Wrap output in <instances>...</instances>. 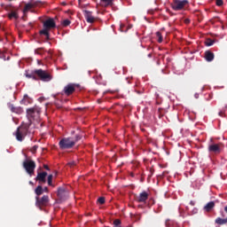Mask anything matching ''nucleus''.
I'll return each instance as SVG.
<instances>
[{
	"mask_svg": "<svg viewBox=\"0 0 227 227\" xmlns=\"http://www.w3.org/2000/svg\"><path fill=\"white\" fill-rule=\"evenodd\" d=\"M23 102L24 104H26V102H29V96H27V94H26L23 98Z\"/></svg>",
	"mask_w": 227,
	"mask_h": 227,
	"instance_id": "33",
	"label": "nucleus"
},
{
	"mask_svg": "<svg viewBox=\"0 0 227 227\" xmlns=\"http://www.w3.org/2000/svg\"><path fill=\"white\" fill-rule=\"evenodd\" d=\"M43 192H49V188L47 187L43 188Z\"/></svg>",
	"mask_w": 227,
	"mask_h": 227,
	"instance_id": "38",
	"label": "nucleus"
},
{
	"mask_svg": "<svg viewBox=\"0 0 227 227\" xmlns=\"http://www.w3.org/2000/svg\"><path fill=\"white\" fill-rule=\"evenodd\" d=\"M45 178H47V172H41L37 174L35 180H37L38 182H42L43 184H45Z\"/></svg>",
	"mask_w": 227,
	"mask_h": 227,
	"instance_id": "16",
	"label": "nucleus"
},
{
	"mask_svg": "<svg viewBox=\"0 0 227 227\" xmlns=\"http://www.w3.org/2000/svg\"><path fill=\"white\" fill-rule=\"evenodd\" d=\"M191 205L194 206V203L192 201L190 202Z\"/></svg>",
	"mask_w": 227,
	"mask_h": 227,
	"instance_id": "47",
	"label": "nucleus"
},
{
	"mask_svg": "<svg viewBox=\"0 0 227 227\" xmlns=\"http://www.w3.org/2000/svg\"><path fill=\"white\" fill-rule=\"evenodd\" d=\"M133 219H135V221H140L141 215H134Z\"/></svg>",
	"mask_w": 227,
	"mask_h": 227,
	"instance_id": "35",
	"label": "nucleus"
},
{
	"mask_svg": "<svg viewBox=\"0 0 227 227\" xmlns=\"http://www.w3.org/2000/svg\"><path fill=\"white\" fill-rule=\"evenodd\" d=\"M35 76H37L38 81H43V82H49L52 81V75L49 72L43 69L35 70Z\"/></svg>",
	"mask_w": 227,
	"mask_h": 227,
	"instance_id": "3",
	"label": "nucleus"
},
{
	"mask_svg": "<svg viewBox=\"0 0 227 227\" xmlns=\"http://www.w3.org/2000/svg\"><path fill=\"white\" fill-rule=\"evenodd\" d=\"M214 207H215V203L214 201H210L204 207V209L206 212H210Z\"/></svg>",
	"mask_w": 227,
	"mask_h": 227,
	"instance_id": "22",
	"label": "nucleus"
},
{
	"mask_svg": "<svg viewBox=\"0 0 227 227\" xmlns=\"http://www.w3.org/2000/svg\"><path fill=\"white\" fill-rule=\"evenodd\" d=\"M148 58H152V53H149V54H148Z\"/></svg>",
	"mask_w": 227,
	"mask_h": 227,
	"instance_id": "44",
	"label": "nucleus"
},
{
	"mask_svg": "<svg viewBox=\"0 0 227 227\" xmlns=\"http://www.w3.org/2000/svg\"><path fill=\"white\" fill-rule=\"evenodd\" d=\"M77 88H79L78 84L68 83L67 85H66L64 87L63 93L67 97H70V95H74V93L75 92V90H77Z\"/></svg>",
	"mask_w": 227,
	"mask_h": 227,
	"instance_id": "8",
	"label": "nucleus"
},
{
	"mask_svg": "<svg viewBox=\"0 0 227 227\" xmlns=\"http://www.w3.org/2000/svg\"><path fill=\"white\" fill-rule=\"evenodd\" d=\"M52 175L48 176V185L52 186Z\"/></svg>",
	"mask_w": 227,
	"mask_h": 227,
	"instance_id": "29",
	"label": "nucleus"
},
{
	"mask_svg": "<svg viewBox=\"0 0 227 227\" xmlns=\"http://www.w3.org/2000/svg\"><path fill=\"white\" fill-rule=\"evenodd\" d=\"M98 201L100 205H104V203H106V198L100 197L98 199Z\"/></svg>",
	"mask_w": 227,
	"mask_h": 227,
	"instance_id": "30",
	"label": "nucleus"
},
{
	"mask_svg": "<svg viewBox=\"0 0 227 227\" xmlns=\"http://www.w3.org/2000/svg\"><path fill=\"white\" fill-rule=\"evenodd\" d=\"M114 227H121V225H114Z\"/></svg>",
	"mask_w": 227,
	"mask_h": 227,
	"instance_id": "46",
	"label": "nucleus"
},
{
	"mask_svg": "<svg viewBox=\"0 0 227 227\" xmlns=\"http://www.w3.org/2000/svg\"><path fill=\"white\" fill-rule=\"evenodd\" d=\"M128 29H132V25H129Z\"/></svg>",
	"mask_w": 227,
	"mask_h": 227,
	"instance_id": "43",
	"label": "nucleus"
},
{
	"mask_svg": "<svg viewBox=\"0 0 227 227\" xmlns=\"http://www.w3.org/2000/svg\"><path fill=\"white\" fill-rule=\"evenodd\" d=\"M194 97H195V98H200V94L195 93Z\"/></svg>",
	"mask_w": 227,
	"mask_h": 227,
	"instance_id": "40",
	"label": "nucleus"
},
{
	"mask_svg": "<svg viewBox=\"0 0 227 227\" xmlns=\"http://www.w3.org/2000/svg\"><path fill=\"white\" fill-rule=\"evenodd\" d=\"M114 226H121V221L120 219L114 220Z\"/></svg>",
	"mask_w": 227,
	"mask_h": 227,
	"instance_id": "28",
	"label": "nucleus"
},
{
	"mask_svg": "<svg viewBox=\"0 0 227 227\" xmlns=\"http://www.w3.org/2000/svg\"><path fill=\"white\" fill-rule=\"evenodd\" d=\"M215 223H216V224H220V225L226 224L227 223V218L218 217V218L215 219Z\"/></svg>",
	"mask_w": 227,
	"mask_h": 227,
	"instance_id": "24",
	"label": "nucleus"
},
{
	"mask_svg": "<svg viewBox=\"0 0 227 227\" xmlns=\"http://www.w3.org/2000/svg\"><path fill=\"white\" fill-rule=\"evenodd\" d=\"M0 42H3V38L0 37Z\"/></svg>",
	"mask_w": 227,
	"mask_h": 227,
	"instance_id": "50",
	"label": "nucleus"
},
{
	"mask_svg": "<svg viewBox=\"0 0 227 227\" xmlns=\"http://www.w3.org/2000/svg\"><path fill=\"white\" fill-rule=\"evenodd\" d=\"M85 19L90 24H93V22H95V17L91 15V12L85 11Z\"/></svg>",
	"mask_w": 227,
	"mask_h": 227,
	"instance_id": "18",
	"label": "nucleus"
},
{
	"mask_svg": "<svg viewBox=\"0 0 227 227\" xmlns=\"http://www.w3.org/2000/svg\"><path fill=\"white\" fill-rule=\"evenodd\" d=\"M75 164H76L75 161H71V162L68 163V166L70 168H74L75 166Z\"/></svg>",
	"mask_w": 227,
	"mask_h": 227,
	"instance_id": "36",
	"label": "nucleus"
},
{
	"mask_svg": "<svg viewBox=\"0 0 227 227\" xmlns=\"http://www.w3.org/2000/svg\"><path fill=\"white\" fill-rule=\"evenodd\" d=\"M184 22H185V24H189V22H191V20H190L189 19H186V20H184Z\"/></svg>",
	"mask_w": 227,
	"mask_h": 227,
	"instance_id": "39",
	"label": "nucleus"
},
{
	"mask_svg": "<svg viewBox=\"0 0 227 227\" xmlns=\"http://www.w3.org/2000/svg\"><path fill=\"white\" fill-rule=\"evenodd\" d=\"M59 146L60 150H70L75 146V142H74V137H64L59 142Z\"/></svg>",
	"mask_w": 227,
	"mask_h": 227,
	"instance_id": "2",
	"label": "nucleus"
},
{
	"mask_svg": "<svg viewBox=\"0 0 227 227\" xmlns=\"http://www.w3.org/2000/svg\"><path fill=\"white\" fill-rule=\"evenodd\" d=\"M38 150V145H34L31 149L30 152L32 153H36V151Z\"/></svg>",
	"mask_w": 227,
	"mask_h": 227,
	"instance_id": "31",
	"label": "nucleus"
},
{
	"mask_svg": "<svg viewBox=\"0 0 227 227\" xmlns=\"http://www.w3.org/2000/svg\"><path fill=\"white\" fill-rule=\"evenodd\" d=\"M27 132H29L28 124H23L20 126L15 132L17 141H24V137L27 136Z\"/></svg>",
	"mask_w": 227,
	"mask_h": 227,
	"instance_id": "1",
	"label": "nucleus"
},
{
	"mask_svg": "<svg viewBox=\"0 0 227 227\" xmlns=\"http://www.w3.org/2000/svg\"><path fill=\"white\" fill-rule=\"evenodd\" d=\"M223 0H216V6H223Z\"/></svg>",
	"mask_w": 227,
	"mask_h": 227,
	"instance_id": "34",
	"label": "nucleus"
},
{
	"mask_svg": "<svg viewBox=\"0 0 227 227\" xmlns=\"http://www.w3.org/2000/svg\"><path fill=\"white\" fill-rule=\"evenodd\" d=\"M81 139H82V137L81 135H75L74 137H73V141L74 143V145L78 142L81 141Z\"/></svg>",
	"mask_w": 227,
	"mask_h": 227,
	"instance_id": "26",
	"label": "nucleus"
},
{
	"mask_svg": "<svg viewBox=\"0 0 227 227\" xmlns=\"http://www.w3.org/2000/svg\"><path fill=\"white\" fill-rule=\"evenodd\" d=\"M8 108L10 109V111H12V113H15L16 114H22L24 113V109H22V107L15 106L12 103L8 104Z\"/></svg>",
	"mask_w": 227,
	"mask_h": 227,
	"instance_id": "11",
	"label": "nucleus"
},
{
	"mask_svg": "<svg viewBox=\"0 0 227 227\" xmlns=\"http://www.w3.org/2000/svg\"><path fill=\"white\" fill-rule=\"evenodd\" d=\"M33 8H35V4L33 3H28L25 5L23 9V17H22L23 20H25L26 17H27V13L31 12Z\"/></svg>",
	"mask_w": 227,
	"mask_h": 227,
	"instance_id": "12",
	"label": "nucleus"
},
{
	"mask_svg": "<svg viewBox=\"0 0 227 227\" xmlns=\"http://www.w3.org/2000/svg\"><path fill=\"white\" fill-rule=\"evenodd\" d=\"M29 184H30V185H33V182L30 181Z\"/></svg>",
	"mask_w": 227,
	"mask_h": 227,
	"instance_id": "49",
	"label": "nucleus"
},
{
	"mask_svg": "<svg viewBox=\"0 0 227 227\" xmlns=\"http://www.w3.org/2000/svg\"><path fill=\"white\" fill-rule=\"evenodd\" d=\"M187 4H189V1L187 0H173V2L170 4V6L175 12H180L185 8Z\"/></svg>",
	"mask_w": 227,
	"mask_h": 227,
	"instance_id": "5",
	"label": "nucleus"
},
{
	"mask_svg": "<svg viewBox=\"0 0 227 227\" xmlns=\"http://www.w3.org/2000/svg\"><path fill=\"white\" fill-rule=\"evenodd\" d=\"M57 20L58 16H55L54 18H48L46 20L43 22L44 29H55V27H58V26H56Z\"/></svg>",
	"mask_w": 227,
	"mask_h": 227,
	"instance_id": "7",
	"label": "nucleus"
},
{
	"mask_svg": "<svg viewBox=\"0 0 227 227\" xmlns=\"http://www.w3.org/2000/svg\"><path fill=\"white\" fill-rule=\"evenodd\" d=\"M113 4H114V0H100V6H103V8L113 6Z\"/></svg>",
	"mask_w": 227,
	"mask_h": 227,
	"instance_id": "17",
	"label": "nucleus"
},
{
	"mask_svg": "<svg viewBox=\"0 0 227 227\" xmlns=\"http://www.w3.org/2000/svg\"><path fill=\"white\" fill-rule=\"evenodd\" d=\"M49 196L43 195L42 198L35 197V207L39 208L40 210H43L47 205H49Z\"/></svg>",
	"mask_w": 227,
	"mask_h": 227,
	"instance_id": "6",
	"label": "nucleus"
},
{
	"mask_svg": "<svg viewBox=\"0 0 227 227\" xmlns=\"http://www.w3.org/2000/svg\"><path fill=\"white\" fill-rule=\"evenodd\" d=\"M68 190H67L65 187H59L58 189V198H59V200L61 201H65L66 200H68Z\"/></svg>",
	"mask_w": 227,
	"mask_h": 227,
	"instance_id": "9",
	"label": "nucleus"
},
{
	"mask_svg": "<svg viewBox=\"0 0 227 227\" xmlns=\"http://www.w3.org/2000/svg\"><path fill=\"white\" fill-rule=\"evenodd\" d=\"M206 45H207V47H211V45H214V41H212V40H207V41L206 42Z\"/></svg>",
	"mask_w": 227,
	"mask_h": 227,
	"instance_id": "32",
	"label": "nucleus"
},
{
	"mask_svg": "<svg viewBox=\"0 0 227 227\" xmlns=\"http://www.w3.org/2000/svg\"><path fill=\"white\" fill-rule=\"evenodd\" d=\"M48 54H50V55L52 54V51H48Z\"/></svg>",
	"mask_w": 227,
	"mask_h": 227,
	"instance_id": "45",
	"label": "nucleus"
},
{
	"mask_svg": "<svg viewBox=\"0 0 227 227\" xmlns=\"http://www.w3.org/2000/svg\"><path fill=\"white\" fill-rule=\"evenodd\" d=\"M35 193L36 194L35 197L40 198V196L43 194V187H42V185H38L35 190Z\"/></svg>",
	"mask_w": 227,
	"mask_h": 227,
	"instance_id": "20",
	"label": "nucleus"
},
{
	"mask_svg": "<svg viewBox=\"0 0 227 227\" xmlns=\"http://www.w3.org/2000/svg\"><path fill=\"white\" fill-rule=\"evenodd\" d=\"M41 51H43V49L35 50V53H36V54H41Z\"/></svg>",
	"mask_w": 227,
	"mask_h": 227,
	"instance_id": "37",
	"label": "nucleus"
},
{
	"mask_svg": "<svg viewBox=\"0 0 227 227\" xmlns=\"http://www.w3.org/2000/svg\"><path fill=\"white\" fill-rule=\"evenodd\" d=\"M151 174L153 175V170L151 169Z\"/></svg>",
	"mask_w": 227,
	"mask_h": 227,
	"instance_id": "48",
	"label": "nucleus"
},
{
	"mask_svg": "<svg viewBox=\"0 0 227 227\" xmlns=\"http://www.w3.org/2000/svg\"><path fill=\"white\" fill-rule=\"evenodd\" d=\"M39 33L41 35L45 36L46 40H49V36L51 34L50 29H41Z\"/></svg>",
	"mask_w": 227,
	"mask_h": 227,
	"instance_id": "21",
	"label": "nucleus"
},
{
	"mask_svg": "<svg viewBox=\"0 0 227 227\" xmlns=\"http://www.w3.org/2000/svg\"><path fill=\"white\" fill-rule=\"evenodd\" d=\"M60 24L62 26V27H68V26H70V24H72V21H70V20L66 19V20H62L60 21Z\"/></svg>",
	"mask_w": 227,
	"mask_h": 227,
	"instance_id": "23",
	"label": "nucleus"
},
{
	"mask_svg": "<svg viewBox=\"0 0 227 227\" xmlns=\"http://www.w3.org/2000/svg\"><path fill=\"white\" fill-rule=\"evenodd\" d=\"M44 169H47L49 171V166L43 165Z\"/></svg>",
	"mask_w": 227,
	"mask_h": 227,
	"instance_id": "41",
	"label": "nucleus"
},
{
	"mask_svg": "<svg viewBox=\"0 0 227 227\" xmlns=\"http://www.w3.org/2000/svg\"><path fill=\"white\" fill-rule=\"evenodd\" d=\"M8 14L7 17L9 19V20H19V9H15V8H11L10 10H8Z\"/></svg>",
	"mask_w": 227,
	"mask_h": 227,
	"instance_id": "10",
	"label": "nucleus"
},
{
	"mask_svg": "<svg viewBox=\"0 0 227 227\" xmlns=\"http://www.w3.org/2000/svg\"><path fill=\"white\" fill-rule=\"evenodd\" d=\"M156 36H157V38H158V43H162V40H163V38H162V33L161 32H156Z\"/></svg>",
	"mask_w": 227,
	"mask_h": 227,
	"instance_id": "25",
	"label": "nucleus"
},
{
	"mask_svg": "<svg viewBox=\"0 0 227 227\" xmlns=\"http://www.w3.org/2000/svg\"><path fill=\"white\" fill-rule=\"evenodd\" d=\"M26 77H27V79H33V81H38V76L35 74V70L31 73H27Z\"/></svg>",
	"mask_w": 227,
	"mask_h": 227,
	"instance_id": "19",
	"label": "nucleus"
},
{
	"mask_svg": "<svg viewBox=\"0 0 227 227\" xmlns=\"http://www.w3.org/2000/svg\"><path fill=\"white\" fill-rule=\"evenodd\" d=\"M27 116H33V114H35V108L27 109Z\"/></svg>",
	"mask_w": 227,
	"mask_h": 227,
	"instance_id": "27",
	"label": "nucleus"
},
{
	"mask_svg": "<svg viewBox=\"0 0 227 227\" xmlns=\"http://www.w3.org/2000/svg\"><path fill=\"white\" fill-rule=\"evenodd\" d=\"M204 58H205L206 61L210 63L211 61H214V58H215V55H214V52H212L210 51H206L204 53Z\"/></svg>",
	"mask_w": 227,
	"mask_h": 227,
	"instance_id": "15",
	"label": "nucleus"
},
{
	"mask_svg": "<svg viewBox=\"0 0 227 227\" xmlns=\"http://www.w3.org/2000/svg\"><path fill=\"white\" fill-rule=\"evenodd\" d=\"M137 203H145L146 200H148V192H143L139 194L138 197H137Z\"/></svg>",
	"mask_w": 227,
	"mask_h": 227,
	"instance_id": "13",
	"label": "nucleus"
},
{
	"mask_svg": "<svg viewBox=\"0 0 227 227\" xmlns=\"http://www.w3.org/2000/svg\"><path fill=\"white\" fill-rule=\"evenodd\" d=\"M208 152L212 153H221V147L217 144H213L208 146Z\"/></svg>",
	"mask_w": 227,
	"mask_h": 227,
	"instance_id": "14",
	"label": "nucleus"
},
{
	"mask_svg": "<svg viewBox=\"0 0 227 227\" xmlns=\"http://www.w3.org/2000/svg\"><path fill=\"white\" fill-rule=\"evenodd\" d=\"M120 27H121V29H123V27H125V25L121 24V25H120Z\"/></svg>",
	"mask_w": 227,
	"mask_h": 227,
	"instance_id": "42",
	"label": "nucleus"
},
{
	"mask_svg": "<svg viewBox=\"0 0 227 227\" xmlns=\"http://www.w3.org/2000/svg\"><path fill=\"white\" fill-rule=\"evenodd\" d=\"M23 168L27 175L33 176L35 175V169H36V163L33 160H26L23 161Z\"/></svg>",
	"mask_w": 227,
	"mask_h": 227,
	"instance_id": "4",
	"label": "nucleus"
}]
</instances>
